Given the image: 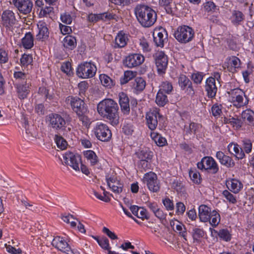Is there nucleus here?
Returning <instances> with one entry per match:
<instances>
[{
    "instance_id": "nucleus-1",
    "label": "nucleus",
    "mask_w": 254,
    "mask_h": 254,
    "mask_svg": "<svg viewBox=\"0 0 254 254\" xmlns=\"http://www.w3.org/2000/svg\"><path fill=\"white\" fill-rule=\"evenodd\" d=\"M98 113L103 118L109 121L113 126L119 123V112L118 104L113 99H105L97 105Z\"/></svg>"
},
{
    "instance_id": "nucleus-2",
    "label": "nucleus",
    "mask_w": 254,
    "mask_h": 254,
    "mask_svg": "<svg viewBox=\"0 0 254 254\" xmlns=\"http://www.w3.org/2000/svg\"><path fill=\"white\" fill-rule=\"evenodd\" d=\"M136 18L142 26L149 27L156 21L157 14L151 8L144 5H137L135 8Z\"/></svg>"
},
{
    "instance_id": "nucleus-3",
    "label": "nucleus",
    "mask_w": 254,
    "mask_h": 254,
    "mask_svg": "<svg viewBox=\"0 0 254 254\" xmlns=\"http://www.w3.org/2000/svg\"><path fill=\"white\" fill-rule=\"evenodd\" d=\"M66 102L70 105L83 124L87 126L89 122L87 116L88 111L84 101L79 97L69 96L66 98Z\"/></svg>"
},
{
    "instance_id": "nucleus-4",
    "label": "nucleus",
    "mask_w": 254,
    "mask_h": 254,
    "mask_svg": "<svg viewBox=\"0 0 254 254\" xmlns=\"http://www.w3.org/2000/svg\"><path fill=\"white\" fill-rule=\"evenodd\" d=\"M47 121L49 123V126L58 132L61 133L63 135L66 134L71 131V125L66 124L64 118L60 115L56 113H52L47 116Z\"/></svg>"
},
{
    "instance_id": "nucleus-5",
    "label": "nucleus",
    "mask_w": 254,
    "mask_h": 254,
    "mask_svg": "<svg viewBox=\"0 0 254 254\" xmlns=\"http://www.w3.org/2000/svg\"><path fill=\"white\" fill-rule=\"evenodd\" d=\"M174 36L179 42L187 43L193 38L194 31L191 27L188 26H179L175 32Z\"/></svg>"
},
{
    "instance_id": "nucleus-6",
    "label": "nucleus",
    "mask_w": 254,
    "mask_h": 254,
    "mask_svg": "<svg viewBox=\"0 0 254 254\" xmlns=\"http://www.w3.org/2000/svg\"><path fill=\"white\" fill-rule=\"evenodd\" d=\"M96 68L90 62H84L79 64L76 69L77 75L81 78H91L94 76Z\"/></svg>"
},
{
    "instance_id": "nucleus-7",
    "label": "nucleus",
    "mask_w": 254,
    "mask_h": 254,
    "mask_svg": "<svg viewBox=\"0 0 254 254\" xmlns=\"http://www.w3.org/2000/svg\"><path fill=\"white\" fill-rule=\"evenodd\" d=\"M63 157V162L65 165L69 166L75 171H79V165L81 162L80 155L68 151L64 154Z\"/></svg>"
},
{
    "instance_id": "nucleus-8",
    "label": "nucleus",
    "mask_w": 254,
    "mask_h": 254,
    "mask_svg": "<svg viewBox=\"0 0 254 254\" xmlns=\"http://www.w3.org/2000/svg\"><path fill=\"white\" fill-rule=\"evenodd\" d=\"M154 58L158 73H165L168 63L167 56L163 52L158 51L154 55Z\"/></svg>"
},
{
    "instance_id": "nucleus-9",
    "label": "nucleus",
    "mask_w": 254,
    "mask_h": 254,
    "mask_svg": "<svg viewBox=\"0 0 254 254\" xmlns=\"http://www.w3.org/2000/svg\"><path fill=\"white\" fill-rule=\"evenodd\" d=\"M142 181L146 184L148 189L150 191L155 192L159 191L160 186L155 173L152 172L146 173Z\"/></svg>"
},
{
    "instance_id": "nucleus-10",
    "label": "nucleus",
    "mask_w": 254,
    "mask_h": 254,
    "mask_svg": "<svg viewBox=\"0 0 254 254\" xmlns=\"http://www.w3.org/2000/svg\"><path fill=\"white\" fill-rule=\"evenodd\" d=\"M94 129L96 136L99 140L107 141L111 138V131L106 125L103 124L97 125Z\"/></svg>"
},
{
    "instance_id": "nucleus-11",
    "label": "nucleus",
    "mask_w": 254,
    "mask_h": 254,
    "mask_svg": "<svg viewBox=\"0 0 254 254\" xmlns=\"http://www.w3.org/2000/svg\"><path fill=\"white\" fill-rule=\"evenodd\" d=\"M12 3L20 13L24 14L29 13L33 7V2L30 0H12Z\"/></svg>"
},
{
    "instance_id": "nucleus-12",
    "label": "nucleus",
    "mask_w": 254,
    "mask_h": 254,
    "mask_svg": "<svg viewBox=\"0 0 254 254\" xmlns=\"http://www.w3.org/2000/svg\"><path fill=\"white\" fill-rule=\"evenodd\" d=\"M52 245L55 248L66 254H74L67 242L60 236L55 237L52 242Z\"/></svg>"
},
{
    "instance_id": "nucleus-13",
    "label": "nucleus",
    "mask_w": 254,
    "mask_h": 254,
    "mask_svg": "<svg viewBox=\"0 0 254 254\" xmlns=\"http://www.w3.org/2000/svg\"><path fill=\"white\" fill-rule=\"evenodd\" d=\"M144 60V57L140 54H131L126 57L124 64L129 68H132L141 64Z\"/></svg>"
},
{
    "instance_id": "nucleus-14",
    "label": "nucleus",
    "mask_w": 254,
    "mask_h": 254,
    "mask_svg": "<svg viewBox=\"0 0 254 254\" xmlns=\"http://www.w3.org/2000/svg\"><path fill=\"white\" fill-rule=\"evenodd\" d=\"M153 39L157 47H163L164 43L168 41V34L166 30L162 27L156 30L153 33Z\"/></svg>"
},
{
    "instance_id": "nucleus-15",
    "label": "nucleus",
    "mask_w": 254,
    "mask_h": 254,
    "mask_svg": "<svg viewBox=\"0 0 254 254\" xmlns=\"http://www.w3.org/2000/svg\"><path fill=\"white\" fill-rule=\"evenodd\" d=\"M106 179L108 187L114 192L119 194L122 192L124 185L119 181L117 180L116 177H110L108 175L106 176Z\"/></svg>"
},
{
    "instance_id": "nucleus-16",
    "label": "nucleus",
    "mask_w": 254,
    "mask_h": 254,
    "mask_svg": "<svg viewBox=\"0 0 254 254\" xmlns=\"http://www.w3.org/2000/svg\"><path fill=\"white\" fill-rule=\"evenodd\" d=\"M1 18L2 25L7 28L12 26L16 20L14 13L10 10L4 11Z\"/></svg>"
},
{
    "instance_id": "nucleus-17",
    "label": "nucleus",
    "mask_w": 254,
    "mask_h": 254,
    "mask_svg": "<svg viewBox=\"0 0 254 254\" xmlns=\"http://www.w3.org/2000/svg\"><path fill=\"white\" fill-rule=\"evenodd\" d=\"M179 84L183 90L187 88L188 95L193 96L194 95V91L192 86L191 81L185 75L182 74L179 78Z\"/></svg>"
},
{
    "instance_id": "nucleus-18",
    "label": "nucleus",
    "mask_w": 254,
    "mask_h": 254,
    "mask_svg": "<svg viewBox=\"0 0 254 254\" xmlns=\"http://www.w3.org/2000/svg\"><path fill=\"white\" fill-rule=\"evenodd\" d=\"M205 90L207 91L209 98L215 97L217 88L215 84V79L213 77H209L206 81Z\"/></svg>"
},
{
    "instance_id": "nucleus-19",
    "label": "nucleus",
    "mask_w": 254,
    "mask_h": 254,
    "mask_svg": "<svg viewBox=\"0 0 254 254\" xmlns=\"http://www.w3.org/2000/svg\"><path fill=\"white\" fill-rule=\"evenodd\" d=\"M205 170L212 174H216L219 170L217 164L211 157H204L202 158Z\"/></svg>"
},
{
    "instance_id": "nucleus-20",
    "label": "nucleus",
    "mask_w": 254,
    "mask_h": 254,
    "mask_svg": "<svg viewBox=\"0 0 254 254\" xmlns=\"http://www.w3.org/2000/svg\"><path fill=\"white\" fill-rule=\"evenodd\" d=\"M216 157L220 163L227 168H232L235 166V162L229 156L226 155L222 151H218L216 153Z\"/></svg>"
},
{
    "instance_id": "nucleus-21",
    "label": "nucleus",
    "mask_w": 254,
    "mask_h": 254,
    "mask_svg": "<svg viewBox=\"0 0 254 254\" xmlns=\"http://www.w3.org/2000/svg\"><path fill=\"white\" fill-rule=\"evenodd\" d=\"M119 103L122 112L125 114H128L130 111L129 99L127 95L121 92L119 94Z\"/></svg>"
},
{
    "instance_id": "nucleus-22",
    "label": "nucleus",
    "mask_w": 254,
    "mask_h": 254,
    "mask_svg": "<svg viewBox=\"0 0 254 254\" xmlns=\"http://www.w3.org/2000/svg\"><path fill=\"white\" fill-rule=\"evenodd\" d=\"M157 116L160 117L158 112H150L146 115V120L148 127L152 130H154L158 125Z\"/></svg>"
},
{
    "instance_id": "nucleus-23",
    "label": "nucleus",
    "mask_w": 254,
    "mask_h": 254,
    "mask_svg": "<svg viewBox=\"0 0 254 254\" xmlns=\"http://www.w3.org/2000/svg\"><path fill=\"white\" fill-rule=\"evenodd\" d=\"M211 212L209 207L205 205H201L198 208V216L201 222H206L210 219Z\"/></svg>"
},
{
    "instance_id": "nucleus-24",
    "label": "nucleus",
    "mask_w": 254,
    "mask_h": 254,
    "mask_svg": "<svg viewBox=\"0 0 254 254\" xmlns=\"http://www.w3.org/2000/svg\"><path fill=\"white\" fill-rule=\"evenodd\" d=\"M129 208L132 214L138 218L142 220L149 219V217L147 214L146 210L144 208L139 207L136 205H131Z\"/></svg>"
},
{
    "instance_id": "nucleus-25",
    "label": "nucleus",
    "mask_w": 254,
    "mask_h": 254,
    "mask_svg": "<svg viewBox=\"0 0 254 254\" xmlns=\"http://www.w3.org/2000/svg\"><path fill=\"white\" fill-rule=\"evenodd\" d=\"M152 152L148 151L146 149H143L136 153L139 159H140L141 164L142 166L146 165L147 163L152 158Z\"/></svg>"
},
{
    "instance_id": "nucleus-26",
    "label": "nucleus",
    "mask_w": 254,
    "mask_h": 254,
    "mask_svg": "<svg viewBox=\"0 0 254 254\" xmlns=\"http://www.w3.org/2000/svg\"><path fill=\"white\" fill-rule=\"evenodd\" d=\"M228 150L230 152L233 151L235 153L236 157L238 159H242L245 156L244 150L242 148H239L237 144L231 143L228 145Z\"/></svg>"
},
{
    "instance_id": "nucleus-27",
    "label": "nucleus",
    "mask_w": 254,
    "mask_h": 254,
    "mask_svg": "<svg viewBox=\"0 0 254 254\" xmlns=\"http://www.w3.org/2000/svg\"><path fill=\"white\" fill-rule=\"evenodd\" d=\"M37 26L39 29V33L37 35V39L41 40L47 38L49 37V32L46 23L45 22H39Z\"/></svg>"
},
{
    "instance_id": "nucleus-28",
    "label": "nucleus",
    "mask_w": 254,
    "mask_h": 254,
    "mask_svg": "<svg viewBox=\"0 0 254 254\" xmlns=\"http://www.w3.org/2000/svg\"><path fill=\"white\" fill-rule=\"evenodd\" d=\"M127 36L122 31H120L115 38V48H123L127 44Z\"/></svg>"
},
{
    "instance_id": "nucleus-29",
    "label": "nucleus",
    "mask_w": 254,
    "mask_h": 254,
    "mask_svg": "<svg viewBox=\"0 0 254 254\" xmlns=\"http://www.w3.org/2000/svg\"><path fill=\"white\" fill-rule=\"evenodd\" d=\"M30 85V83H27V81H26L25 84H19L17 86V93L19 98L23 99L26 98L29 93L28 89Z\"/></svg>"
},
{
    "instance_id": "nucleus-30",
    "label": "nucleus",
    "mask_w": 254,
    "mask_h": 254,
    "mask_svg": "<svg viewBox=\"0 0 254 254\" xmlns=\"http://www.w3.org/2000/svg\"><path fill=\"white\" fill-rule=\"evenodd\" d=\"M34 38L30 32L26 33L24 38L22 39V44L24 48L27 49H31L34 45Z\"/></svg>"
},
{
    "instance_id": "nucleus-31",
    "label": "nucleus",
    "mask_w": 254,
    "mask_h": 254,
    "mask_svg": "<svg viewBox=\"0 0 254 254\" xmlns=\"http://www.w3.org/2000/svg\"><path fill=\"white\" fill-rule=\"evenodd\" d=\"M232 22L235 25L241 24L244 20L245 16L243 13L239 10H234L232 14Z\"/></svg>"
},
{
    "instance_id": "nucleus-32",
    "label": "nucleus",
    "mask_w": 254,
    "mask_h": 254,
    "mask_svg": "<svg viewBox=\"0 0 254 254\" xmlns=\"http://www.w3.org/2000/svg\"><path fill=\"white\" fill-rule=\"evenodd\" d=\"M63 45L66 48H68L70 50L73 49L76 45L75 38L70 35L66 36L64 39Z\"/></svg>"
},
{
    "instance_id": "nucleus-33",
    "label": "nucleus",
    "mask_w": 254,
    "mask_h": 254,
    "mask_svg": "<svg viewBox=\"0 0 254 254\" xmlns=\"http://www.w3.org/2000/svg\"><path fill=\"white\" fill-rule=\"evenodd\" d=\"M84 157L90 161L92 166H94L98 162V157L95 153L91 150L85 151L83 152Z\"/></svg>"
},
{
    "instance_id": "nucleus-34",
    "label": "nucleus",
    "mask_w": 254,
    "mask_h": 254,
    "mask_svg": "<svg viewBox=\"0 0 254 254\" xmlns=\"http://www.w3.org/2000/svg\"><path fill=\"white\" fill-rule=\"evenodd\" d=\"M151 137L155 141L156 144L159 146H163L165 145L167 141L165 138L162 137L160 134L156 132H152Z\"/></svg>"
},
{
    "instance_id": "nucleus-35",
    "label": "nucleus",
    "mask_w": 254,
    "mask_h": 254,
    "mask_svg": "<svg viewBox=\"0 0 254 254\" xmlns=\"http://www.w3.org/2000/svg\"><path fill=\"white\" fill-rule=\"evenodd\" d=\"M168 101L167 96L161 91H159L156 97L155 102L156 104L159 106L163 107Z\"/></svg>"
},
{
    "instance_id": "nucleus-36",
    "label": "nucleus",
    "mask_w": 254,
    "mask_h": 254,
    "mask_svg": "<svg viewBox=\"0 0 254 254\" xmlns=\"http://www.w3.org/2000/svg\"><path fill=\"white\" fill-rule=\"evenodd\" d=\"M242 118L244 121H247L248 124L254 123V112L252 110H246L242 113Z\"/></svg>"
},
{
    "instance_id": "nucleus-37",
    "label": "nucleus",
    "mask_w": 254,
    "mask_h": 254,
    "mask_svg": "<svg viewBox=\"0 0 254 254\" xmlns=\"http://www.w3.org/2000/svg\"><path fill=\"white\" fill-rule=\"evenodd\" d=\"M55 140L58 148L61 150H64L66 148L67 146V141L61 134L56 135Z\"/></svg>"
},
{
    "instance_id": "nucleus-38",
    "label": "nucleus",
    "mask_w": 254,
    "mask_h": 254,
    "mask_svg": "<svg viewBox=\"0 0 254 254\" xmlns=\"http://www.w3.org/2000/svg\"><path fill=\"white\" fill-rule=\"evenodd\" d=\"M146 85L145 81L141 77L135 78L132 83L133 87L137 91H142Z\"/></svg>"
},
{
    "instance_id": "nucleus-39",
    "label": "nucleus",
    "mask_w": 254,
    "mask_h": 254,
    "mask_svg": "<svg viewBox=\"0 0 254 254\" xmlns=\"http://www.w3.org/2000/svg\"><path fill=\"white\" fill-rule=\"evenodd\" d=\"M208 221H209L210 224L213 227H216L218 225L220 221V216L217 211L213 210L211 212Z\"/></svg>"
},
{
    "instance_id": "nucleus-40",
    "label": "nucleus",
    "mask_w": 254,
    "mask_h": 254,
    "mask_svg": "<svg viewBox=\"0 0 254 254\" xmlns=\"http://www.w3.org/2000/svg\"><path fill=\"white\" fill-rule=\"evenodd\" d=\"M100 79L102 84L105 86L111 87L115 84L114 81L109 76L105 74L101 75Z\"/></svg>"
},
{
    "instance_id": "nucleus-41",
    "label": "nucleus",
    "mask_w": 254,
    "mask_h": 254,
    "mask_svg": "<svg viewBox=\"0 0 254 254\" xmlns=\"http://www.w3.org/2000/svg\"><path fill=\"white\" fill-rule=\"evenodd\" d=\"M189 175L194 183L199 184L201 183L200 175L195 169H190L189 172Z\"/></svg>"
},
{
    "instance_id": "nucleus-42",
    "label": "nucleus",
    "mask_w": 254,
    "mask_h": 254,
    "mask_svg": "<svg viewBox=\"0 0 254 254\" xmlns=\"http://www.w3.org/2000/svg\"><path fill=\"white\" fill-rule=\"evenodd\" d=\"M135 75V73L131 71H126L125 72L123 77L121 78L120 82L122 85L128 82L131 80Z\"/></svg>"
},
{
    "instance_id": "nucleus-43",
    "label": "nucleus",
    "mask_w": 254,
    "mask_h": 254,
    "mask_svg": "<svg viewBox=\"0 0 254 254\" xmlns=\"http://www.w3.org/2000/svg\"><path fill=\"white\" fill-rule=\"evenodd\" d=\"M33 61V58L31 55L23 54L20 59V63L23 66H27L30 64Z\"/></svg>"
},
{
    "instance_id": "nucleus-44",
    "label": "nucleus",
    "mask_w": 254,
    "mask_h": 254,
    "mask_svg": "<svg viewBox=\"0 0 254 254\" xmlns=\"http://www.w3.org/2000/svg\"><path fill=\"white\" fill-rule=\"evenodd\" d=\"M173 89V86L171 83L168 81L163 82L161 84V87L159 91L162 93L169 94Z\"/></svg>"
},
{
    "instance_id": "nucleus-45",
    "label": "nucleus",
    "mask_w": 254,
    "mask_h": 254,
    "mask_svg": "<svg viewBox=\"0 0 254 254\" xmlns=\"http://www.w3.org/2000/svg\"><path fill=\"white\" fill-rule=\"evenodd\" d=\"M248 100L247 99V101L245 102H244L243 96L239 94L236 95L235 100H233L234 105L237 108H240L241 107L245 105L248 103Z\"/></svg>"
},
{
    "instance_id": "nucleus-46",
    "label": "nucleus",
    "mask_w": 254,
    "mask_h": 254,
    "mask_svg": "<svg viewBox=\"0 0 254 254\" xmlns=\"http://www.w3.org/2000/svg\"><path fill=\"white\" fill-rule=\"evenodd\" d=\"M99 245L104 250H107L108 254L109 251H111L109 240L106 237L104 236L101 237V241Z\"/></svg>"
},
{
    "instance_id": "nucleus-47",
    "label": "nucleus",
    "mask_w": 254,
    "mask_h": 254,
    "mask_svg": "<svg viewBox=\"0 0 254 254\" xmlns=\"http://www.w3.org/2000/svg\"><path fill=\"white\" fill-rule=\"evenodd\" d=\"M243 142V150L247 153L251 152L252 149V143L251 141L248 139H245L242 141Z\"/></svg>"
},
{
    "instance_id": "nucleus-48",
    "label": "nucleus",
    "mask_w": 254,
    "mask_h": 254,
    "mask_svg": "<svg viewBox=\"0 0 254 254\" xmlns=\"http://www.w3.org/2000/svg\"><path fill=\"white\" fill-rule=\"evenodd\" d=\"M218 236L226 241H229L231 239V235L229 231L226 229L220 230Z\"/></svg>"
},
{
    "instance_id": "nucleus-49",
    "label": "nucleus",
    "mask_w": 254,
    "mask_h": 254,
    "mask_svg": "<svg viewBox=\"0 0 254 254\" xmlns=\"http://www.w3.org/2000/svg\"><path fill=\"white\" fill-rule=\"evenodd\" d=\"M203 236L204 232L202 229L199 228H194L193 229L192 237L194 241H198Z\"/></svg>"
},
{
    "instance_id": "nucleus-50",
    "label": "nucleus",
    "mask_w": 254,
    "mask_h": 254,
    "mask_svg": "<svg viewBox=\"0 0 254 254\" xmlns=\"http://www.w3.org/2000/svg\"><path fill=\"white\" fill-rule=\"evenodd\" d=\"M224 122L226 124H230L234 127L236 126L237 127H241V121L238 119H236L233 117L229 119L225 118L224 119Z\"/></svg>"
},
{
    "instance_id": "nucleus-51",
    "label": "nucleus",
    "mask_w": 254,
    "mask_h": 254,
    "mask_svg": "<svg viewBox=\"0 0 254 254\" xmlns=\"http://www.w3.org/2000/svg\"><path fill=\"white\" fill-rule=\"evenodd\" d=\"M54 8L51 6H46L45 7H42L40 12V15L47 17L53 12Z\"/></svg>"
},
{
    "instance_id": "nucleus-52",
    "label": "nucleus",
    "mask_w": 254,
    "mask_h": 254,
    "mask_svg": "<svg viewBox=\"0 0 254 254\" xmlns=\"http://www.w3.org/2000/svg\"><path fill=\"white\" fill-rule=\"evenodd\" d=\"M172 187L178 192H183L184 186L183 183L178 180H174L172 184Z\"/></svg>"
},
{
    "instance_id": "nucleus-53",
    "label": "nucleus",
    "mask_w": 254,
    "mask_h": 254,
    "mask_svg": "<svg viewBox=\"0 0 254 254\" xmlns=\"http://www.w3.org/2000/svg\"><path fill=\"white\" fill-rule=\"evenodd\" d=\"M223 194L230 202L235 203L236 202V197L228 190H225L223 191Z\"/></svg>"
},
{
    "instance_id": "nucleus-54",
    "label": "nucleus",
    "mask_w": 254,
    "mask_h": 254,
    "mask_svg": "<svg viewBox=\"0 0 254 254\" xmlns=\"http://www.w3.org/2000/svg\"><path fill=\"white\" fill-rule=\"evenodd\" d=\"M99 16L100 17V19L106 21L111 19H115L116 16L115 14H112L109 12H105L99 14Z\"/></svg>"
},
{
    "instance_id": "nucleus-55",
    "label": "nucleus",
    "mask_w": 254,
    "mask_h": 254,
    "mask_svg": "<svg viewBox=\"0 0 254 254\" xmlns=\"http://www.w3.org/2000/svg\"><path fill=\"white\" fill-rule=\"evenodd\" d=\"M61 69L63 72L66 73L67 74L70 75V73L72 72L71 65L69 62L64 63L62 65Z\"/></svg>"
},
{
    "instance_id": "nucleus-56",
    "label": "nucleus",
    "mask_w": 254,
    "mask_h": 254,
    "mask_svg": "<svg viewBox=\"0 0 254 254\" xmlns=\"http://www.w3.org/2000/svg\"><path fill=\"white\" fill-rule=\"evenodd\" d=\"M7 251L11 254H21L22 250L20 249H16L9 245L5 244Z\"/></svg>"
},
{
    "instance_id": "nucleus-57",
    "label": "nucleus",
    "mask_w": 254,
    "mask_h": 254,
    "mask_svg": "<svg viewBox=\"0 0 254 254\" xmlns=\"http://www.w3.org/2000/svg\"><path fill=\"white\" fill-rule=\"evenodd\" d=\"M8 58L7 54L5 50L0 49V64H4L7 62Z\"/></svg>"
},
{
    "instance_id": "nucleus-58",
    "label": "nucleus",
    "mask_w": 254,
    "mask_h": 254,
    "mask_svg": "<svg viewBox=\"0 0 254 254\" xmlns=\"http://www.w3.org/2000/svg\"><path fill=\"white\" fill-rule=\"evenodd\" d=\"M192 79L193 80L194 82L196 84L200 83L203 79V75L201 73L197 72L195 73H193L191 75Z\"/></svg>"
},
{
    "instance_id": "nucleus-59",
    "label": "nucleus",
    "mask_w": 254,
    "mask_h": 254,
    "mask_svg": "<svg viewBox=\"0 0 254 254\" xmlns=\"http://www.w3.org/2000/svg\"><path fill=\"white\" fill-rule=\"evenodd\" d=\"M122 129L124 133L127 135L131 134L133 131V126L129 124L125 125L123 127Z\"/></svg>"
},
{
    "instance_id": "nucleus-60",
    "label": "nucleus",
    "mask_w": 254,
    "mask_h": 254,
    "mask_svg": "<svg viewBox=\"0 0 254 254\" xmlns=\"http://www.w3.org/2000/svg\"><path fill=\"white\" fill-rule=\"evenodd\" d=\"M164 206L168 210H172L174 209V204L173 201L169 198H166L163 201Z\"/></svg>"
},
{
    "instance_id": "nucleus-61",
    "label": "nucleus",
    "mask_w": 254,
    "mask_h": 254,
    "mask_svg": "<svg viewBox=\"0 0 254 254\" xmlns=\"http://www.w3.org/2000/svg\"><path fill=\"white\" fill-rule=\"evenodd\" d=\"M102 231L112 240H116L118 239L117 236L114 232H112L108 228L105 227H103Z\"/></svg>"
},
{
    "instance_id": "nucleus-62",
    "label": "nucleus",
    "mask_w": 254,
    "mask_h": 254,
    "mask_svg": "<svg viewBox=\"0 0 254 254\" xmlns=\"http://www.w3.org/2000/svg\"><path fill=\"white\" fill-rule=\"evenodd\" d=\"M204 7L206 11L207 12L214 10L216 9V6L212 1H207L204 3Z\"/></svg>"
},
{
    "instance_id": "nucleus-63",
    "label": "nucleus",
    "mask_w": 254,
    "mask_h": 254,
    "mask_svg": "<svg viewBox=\"0 0 254 254\" xmlns=\"http://www.w3.org/2000/svg\"><path fill=\"white\" fill-rule=\"evenodd\" d=\"M61 20L63 23L69 24L72 22V18L69 14H64L61 16Z\"/></svg>"
},
{
    "instance_id": "nucleus-64",
    "label": "nucleus",
    "mask_w": 254,
    "mask_h": 254,
    "mask_svg": "<svg viewBox=\"0 0 254 254\" xmlns=\"http://www.w3.org/2000/svg\"><path fill=\"white\" fill-rule=\"evenodd\" d=\"M36 112L39 115H43L45 114V107L43 104H39L35 106Z\"/></svg>"
}]
</instances>
